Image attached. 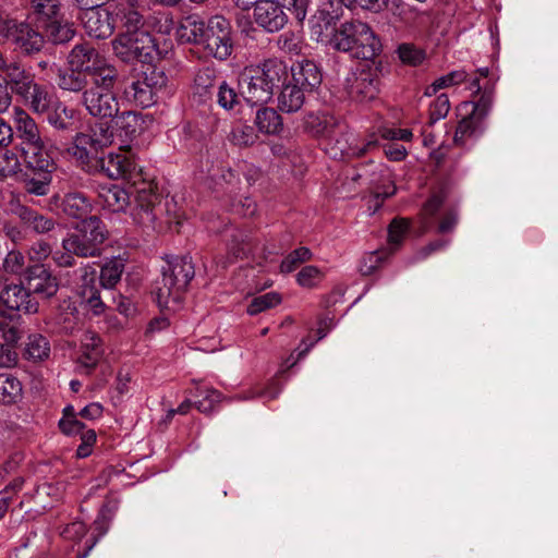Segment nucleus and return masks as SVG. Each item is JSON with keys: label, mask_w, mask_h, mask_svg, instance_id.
Listing matches in <instances>:
<instances>
[{"label": "nucleus", "mask_w": 558, "mask_h": 558, "mask_svg": "<svg viewBox=\"0 0 558 558\" xmlns=\"http://www.w3.org/2000/svg\"><path fill=\"white\" fill-rule=\"evenodd\" d=\"M12 213L26 229L38 234L48 233L56 227V221L52 218L46 217L39 211L22 204H16Z\"/></svg>", "instance_id": "27"}, {"label": "nucleus", "mask_w": 558, "mask_h": 558, "mask_svg": "<svg viewBox=\"0 0 558 558\" xmlns=\"http://www.w3.org/2000/svg\"><path fill=\"white\" fill-rule=\"evenodd\" d=\"M253 17L257 26L271 34L283 29L289 22L286 9L262 0L253 8Z\"/></svg>", "instance_id": "19"}, {"label": "nucleus", "mask_w": 558, "mask_h": 558, "mask_svg": "<svg viewBox=\"0 0 558 558\" xmlns=\"http://www.w3.org/2000/svg\"><path fill=\"white\" fill-rule=\"evenodd\" d=\"M25 256L20 251H10L4 260H3V269L12 275H23L25 276Z\"/></svg>", "instance_id": "58"}, {"label": "nucleus", "mask_w": 558, "mask_h": 558, "mask_svg": "<svg viewBox=\"0 0 558 558\" xmlns=\"http://www.w3.org/2000/svg\"><path fill=\"white\" fill-rule=\"evenodd\" d=\"M0 338L1 344L7 349L15 350L23 337L21 315H0Z\"/></svg>", "instance_id": "35"}, {"label": "nucleus", "mask_w": 558, "mask_h": 558, "mask_svg": "<svg viewBox=\"0 0 558 558\" xmlns=\"http://www.w3.org/2000/svg\"><path fill=\"white\" fill-rule=\"evenodd\" d=\"M27 172L23 174L22 183L28 194L44 196L48 194L52 180L51 173L56 169V163L50 156L43 158L24 160Z\"/></svg>", "instance_id": "10"}, {"label": "nucleus", "mask_w": 558, "mask_h": 558, "mask_svg": "<svg viewBox=\"0 0 558 558\" xmlns=\"http://www.w3.org/2000/svg\"><path fill=\"white\" fill-rule=\"evenodd\" d=\"M278 96V107L281 111L292 113L299 111L305 101V89L294 82L283 84Z\"/></svg>", "instance_id": "34"}, {"label": "nucleus", "mask_w": 558, "mask_h": 558, "mask_svg": "<svg viewBox=\"0 0 558 558\" xmlns=\"http://www.w3.org/2000/svg\"><path fill=\"white\" fill-rule=\"evenodd\" d=\"M32 8L45 19L44 22L60 16V3L56 0H32Z\"/></svg>", "instance_id": "56"}, {"label": "nucleus", "mask_w": 558, "mask_h": 558, "mask_svg": "<svg viewBox=\"0 0 558 558\" xmlns=\"http://www.w3.org/2000/svg\"><path fill=\"white\" fill-rule=\"evenodd\" d=\"M85 136L90 137L94 144L100 148H106L113 142V132L107 123H97L88 132H84Z\"/></svg>", "instance_id": "53"}, {"label": "nucleus", "mask_w": 558, "mask_h": 558, "mask_svg": "<svg viewBox=\"0 0 558 558\" xmlns=\"http://www.w3.org/2000/svg\"><path fill=\"white\" fill-rule=\"evenodd\" d=\"M323 279L322 270L316 266H305L296 275L298 283L303 288H314Z\"/></svg>", "instance_id": "60"}, {"label": "nucleus", "mask_w": 558, "mask_h": 558, "mask_svg": "<svg viewBox=\"0 0 558 558\" xmlns=\"http://www.w3.org/2000/svg\"><path fill=\"white\" fill-rule=\"evenodd\" d=\"M194 276L195 267L190 256H175L167 260L161 277L155 280L151 290L158 306L175 311Z\"/></svg>", "instance_id": "2"}, {"label": "nucleus", "mask_w": 558, "mask_h": 558, "mask_svg": "<svg viewBox=\"0 0 558 558\" xmlns=\"http://www.w3.org/2000/svg\"><path fill=\"white\" fill-rule=\"evenodd\" d=\"M195 397L202 398L194 402L195 408L205 414H210L215 405L222 401V395L216 389L208 387H196Z\"/></svg>", "instance_id": "45"}, {"label": "nucleus", "mask_w": 558, "mask_h": 558, "mask_svg": "<svg viewBox=\"0 0 558 558\" xmlns=\"http://www.w3.org/2000/svg\"><path fill=\"white\" fill-rule=\"evenodd\" d=\"M136 171L137 163L130 146H121L118 151L102 156L98 166V173H104L112 180H130Z\"/></svg>", "instance_id": "13"}, {"label": "nucleus", "mask_w": 558, "mask_h": 558, "mask_svg": "<svg viewBox=\"0 0 558 558\" xmlns=\"http://www.w3.org/2000/svg\"><path fill=\"white\" fill-rule=\"evenodd\" d=\"M24 282L32 295L34 293L46 299L56 295L59 290L57 278L43 264L28 266L25 270Z\"/></svg>", "instance_id": "18"}, {"label": "nucleus", "mask_w": 558, "mask_h": 558, "mask_svg": "<svg viewBox=\"0 0 558 558\" xmlns=\"http://www.w3.org/2000/svg\"><path fill=\"white\" fill-rule=\"evenodd\" d=\"M292 82L300 85L307 93L318 88L323 82V75L318 65L312 60H302L289 69Z\"/></svg>", "instance_id": "24"}, {"label": "nucleus", "mask_w": 558, "mask_h": 558, "mask_svg": "<svg viewBox=\"0 0 558 558\" xmlns=\"http://www.w3.org/2000/svg\"><path fill=\"white\" fill-rule=\"evenodd\" d=\"M85 424L77 420L74 407L68 405L63 409V416L59 421V428L65 435H74L84 429Z\"/></svg>", "instance_id": "48"}, {"label": "nucleus", "mask_w": 558, "mask_h": 558, "mask_svg": "<svg viewBox=\"0 0 558 558\" xmlns=\"http://www.w3.org/2000/svg\"><path fill=\"white\" fill-rule=\"evenodd\" d=\"M383 252H372L365 255L360 264L361 274L363 276H369L375 272L383 262Z\"/></svg>", "instance_id": "63"}, {"label": "nucleus", "mask_w": 558, "mask_h": 558, "mask_svg": "<svg viewBox=\"0 0 558 558\" xmlns=\"http://www.w3.org/2000/svg\"><path fill=\"white\" fill-rule=\"evenodd\" d=\"M450 110V101L447 94H440L429 105L428 125L432 126L437 121L445 119Z\"/></svg>", "instance_id": "54"}, {"label": "nucleus", "mask_w": 558, "mask_h": 558, "mask_svg": "<svg viewBox=\"0 0 558 558\" xmlns=\"http://www.w3.org/2000/svg\"><path fill=\"white\" fill-rule=\"evenodd\" d=\"M339 126L337 119L330 114L308 113L304 117L303 129L314 137L330 138Z\"/></svg>", "instance_id": "31"}, {"label": "nucleus", "mask_w": 558, "mask_h": 558, "mask_svg": "<svg viewBox=\"0 0 558 558\" xmlns=\"http://www.w3.org/2000/svg\"><path fill=\"white\" fill-rule=\"evenodd\" d=\"M161 213V195L153 183L143 182L142 186L136 189L133 220L146 229L155 230Z\"/></svg>", "instance_id": "9"}, {"label": "nucleus", "mask_w": 558, "mask_h": 558, "mask_svg": "<svg viewBox=\"0 0 558 558\" xmlns=\"http://www.w3.org/2000/svg\"><path fill=\"white\" fill-rule=\"evenodd\" d=\"M43 29L45 33L44 36L56 45L65 44L75 35L73 25L68 22H63L60 16L49 20L48 22H43Z\"/></svg>", "instance_id": "36"}, {"label": "nucleus", "mask_w": 558, "mask_h": 558, "mask_svg": "<svg viewBox=\"0 0 558 558\" xmlns=\"http://www.w3.org/2000/svg\"><path fill=\"white\" fill-rule=\"evenodd\" d=\"M117 129L125 137L133 140L141 135L147 128V123L151 122L149 116H143L136 111H123L113 117Z\"/></svg>", "instance_id": "29"}, {"label": "nucleus", "mask_w": 558, "mask_h": 558, "mask_svg": "<svg viewBox=\"0 0 558 558\" xmlns=\"http://www.w3.org/2000/svg\"><path fill=\"white\" fill-rule=\"evenodd\" d=\"M255 123L266 134H278L282 130V119L272 108H260L256 112Z\"/></svg>", "instance_id": "43"}, {"label": "nucleus", "mask_w": 558, "mask_h": 558, "mask_svg": "<svg viewBox=\"0 0 558 558\" xmlns=\"http://www.w3.org/2000/svg\"><path fill=\"white\" fill-rule=\"evenodd\" d=\"M77 308L75 303L70 299L65 298L59 301L56 307V322L59 324L64 330H72L74 325L76 324Z\"/></svg>", "instance_id": "44"}, {"label": "nucleus", "mask_w": 558, "mask_h": 558, "mask_svg": "<svg viewBox=\"0 0 558 558\" xmlns=\"http://www.w3.org/2000/svg\"><path fill=\"white\" fill-rule=\"evenodd\" d=\"M141 0H118L114 14L125 32L143 31L145 19L140 11Z\"/></svg>", "instance_id": "28"}, {"label": "nucleus", "mask_w": 558, "mask_h": 558, "mask_svg": "<svg viewBox=\"0 0 558 558\" xmlns=\"http://www.w3.org/2000/svg\"><path fill=\"white\" fill-rule=\"evenodd\" d=\"M39 304L23 282L5 284L0 291V315L35 314Z\"/></svg>", "instance_id": "11"}, {"label": "nucleus", "mask_w": 558, "mask_h": 558, "mask_svg": "<svg viewBox=\"0 0 558 558\" xmlns=\"http://www.w3.org/2000/svg\"><path fill=\"white\" fill-rule=\"evenodd\" d=\"M207 22L198 15L186 16L180 24L177 34L181 41L203 46Z\"/></svg>", "instance_id": "32"}, {"label": "nucleus", "mask_w": 558, "mask_h": 558, "mask_svg": "<svg viewBox=\"0 0 558 558\" xmlns=\"http://www.w3.org/2000/svg\"><path fill=\"white\" fill-rule=\"evenodd\" d=\"M21 98L34 112L39 114L49 111L53 104L52 95L49 93L48 88L38 83H35L34 86L31 87L29 93L23 95Z\"/></svg>", "instance_id": "39"}, {"label": "nucleus", "mask_w": 558, "mask_h": 558, "mask_svg": "<svg viewBox=\"0 0 558 558\" xmlns=\"http://www.w3.org/2000/svg\"><path fill=\"white\" fill-rule=\"evenodd\" d=\"M47 114V122L58 131H74V110L61 102L51 105Z\"/></svg>", "instance_id": "37"}, {"label": "nucleus", "mask_w": 558, "mask_h": 558, "mask_svg": "<svg viewBox=\"0 0 558 558\" xmlns=\"http://www.w3.org/2000/svg\"><path fill=\"white\" fill-rule=\"evenodd\" d=\"M102 148L94 144V141L85 136V133H76L72 145L68 148L69 155L74 159L77 167L89 174L98 173V166L102 158Z\"/></svg>", "instance_id": "14"}, {"label": "nucleus", "mask_w": 558, "mask_h": 558, "mask_svg": "<svg viewBox=\"0 0 558 558\" xmlns=\"http://www.w3.org/2000/svg\"><path fill=\"white\" fill-rule=\"evenodd\" d=\"M481 122L476 121V118H473V116L470 113L466 117H464L458 124L453 142L457 145H463L465 137L472 135L475 130L477 129L478 124Z\"/></svg>", "instance_id": "59"}, {"label": "nucleus", "mask_w": 558, "mask_h": 558, "mask_svg": "<svg viewBox=\"0 0 558 558\" xmlns=\"http://www.w3.org/2000/svg\"><path fill=\"white\" fill-rule=\"evenodd\" d=\"M81 351L77 363L84 369L85 374H89L97 366L104 354L100 338L93 332L86 333L82 342Z\"/></svg>", "instance_id": "30"}, {"label": "nucleus", "mask_w": 558, "mask_h": 558, "mask_svg": "<svg viewBox=\"0 0 558 558\" xmlns=\"http://www.w3.org/2000/svg\"><path fill=\"white\" fill-rule=\"evenodd\" d=\"M241 92L236 93V90L229 86L226 82H222L217 90V102L220 107L226 110H232L240 104Z\"/></svg>", "instance_id": "50"}, {"label": "nucleus", "mask_w": 558, "mask_h": 558, "mask_svg": "<svg viewBox=\"0 0 558 558\" xmlns=\"http://www.w3.org/2000/svg\"><path fill=\"white\" fill-rule=\"evenodd\" d=\"M107 238L108 230L102 220L97 216H89L76 226L75 232L62 240V248L82 258L99 257Z\"/></svg>", "instance_id": "4"}, {"label": "nucleus", "mask_w": 558, "mask_h": 558, "mask_svg": "<svg viewBox=\"0 0 558 558\" xmlns=\"http://www.w3.org/2000/svg\"><path fill=\"white\" fill-rule=\"evenodd\" d=\"M14 121L16 130L15 148L23 160L49 156L45 150V144L35 120L24 110L16 109Z\"/></svg>", "instance_id": "6"}, {"label": "nucleus", "mask_w": 558, "mask_h": 558, "mask_svg": "<svg viewBox=\"0 0 558 558\" xmlns=\"http://www.w3.org/2000/svg\"><path fill=\"white\" fill-rule=\"evenodd\" d=\"M23 396V386L20 379L9 373L0 374V404L12 405Z\"/></svg>", "instance_id": "38"}, {"label": "nucleus", "mask_w": 558, "mask_h": 558, "mask_svg": "<svg viewBox=\"0 0 558 558\" xmlns=\"http://www.w3.org/2000/svg\"><path fill=\"white\" fill-rule=\"evenodd\" d=\"M242 98L250 105L267 104L274 96L253 65L244 68L239 78Z\"/></svg>", "instance_id": "16"}, {"label": "nucleus", "mask_w": 558, "mask_h": 558, "mask_svg": "<svg viewBox=\"0 0 558 558\" xmlns=\"http://www.w3.org/2000/svg\"><path fill=\"white\" fill-rule=\"evenodd\" d=\"M120 81L117 68H105L93 74L88 87L81 95L80 104L93 118L113 119L120 110L114 87Z\"/></svg>", "instance_id": "3"}, {"label": "nucleus", "mask_w": 558, "mask_h": 558, "mask_svg": "<svg viewBox=\"0 0 558 558\" xmlns=\"http://www.w3.org/2000/svg\"><path fill=\"white\" fill-rule=\"evenodd\" d=\"M68 63L71 68L88 73L92 77L94 73L105 68H116L101 58L97 49L89 43L76 44L69 52Z\"/></svg>", "instance_id": "17"}, {"label": "nucleus", "mask_w": 558, "mask_h": 558, "mask_svg": "<svg viewBox=\"0 0 558 558\" xmlns=\"http://www.w3.org/2000/svg\"><path fill=\"white\" fill-rule=\"evenodd\" d=\"M312 258V252L305 246H301L292 251L280 265L281 272H291L300 264L307 262Z\"/></svg>", "instance_id": "52"}, {"label": "nucleus", "mask_w": 558, "mask_h": 558, "mask_svg": "<svg viewBox=\"0 0 558 558\" xmlns=\"http://www.w3.org/2000/svg\"><path fill=\"white\" fill-rule=\"evenodd\" d=\"M0 78L4 82L12 94L19 97L27 95L32 86H34L35 76L24 65L19 62H10L3 70Z\"/></svg>", "instance_id": "20"}, {"label": "nucleus", "mask_w": 558, "mask_h": 558, "mask_svg": "<svg viewBox=\"0 0 558 558\" xmlns=\"http://www.w3.org/2000/svg\"><path fill=\"white\" fill-rule=\"evenodd\" d=\"M3 31L4 36L24 54L38 53L45 46V36L29 23L7 20Z\"/></svg>", "instance_id": "12"}, {"label": "nucleus", "mask_w": 558, "mask_h": 558, "mask_svg": "<svg viewBox=\"0 0 558 558\" xmlns=\"http://www.w3.org/2000/svg\"><path fill=\"white\" fill-rule=\"evenodd\" d=\"M400 60L409 65L416 66L425 59V52L412 44H402L398 47Z\"/></svg>", "instance_id": "55"}, {"label": "nucleus", "mask_w": 558, "mask_h": 558, "mask_svg": "<svg viewBox=\"0 0 558 558\" xmlns=\"http://www.w3.org/2000/svg\"><path fill=\"white\" fill-rule=\"evenodd\" d=\"M254 246L255 244L253 239L248 234L242 231H236L234 234H232L231 241L229 243V252L235 258H243L253 251Z\"/></svg>", "instance_id": "46"}, {"label": "nucleus", "mask_w": 558, "mask_h": 558, "mask_svg": "<svg viewBox=\"0 0 558 558\" xmlns=\"http://www.w3.org/2000/svg\"><path fill=\"white\" fill-rule=\"evenodd\" d=\"M125 264L121 257H113L100 269L99 284L104 288H113L121 279Z\"/></svg>", "instance_id": "42"}, {"label": "nucleus", "mask_w": 558, "mask_h": 558, "mask_svg": "<svg viewBox=\"0 0 558 558\" xmlns=\"http://www.w3.org/2000/svg\"><path fill=\"white\" fill-rule=\"evenodd\" d=\"M53 199L69 218L83 220L93 210L92 201L82 192H69L63 197L56 195Z\"/></svg>", "instance_id": "25"}, {"label": "nucleus", "mask_w": 558, "mask_h": 558, "mask_svg": "<svg viewBox=\"0 0 558 558\" xmlns=\"http://www.w3.org/2000/svg\"><path fill=\"white\" fill-rule=\"evenodd\" d=\"M144 85H147L150 89H153L156 94L166 86L167 76L163 71L150 65L145 71H143L142 75L137 78Z\"/></svg>", "instance_id": "47"}, {"label": "nucleus", "mask_w": 558, "mask_h": 558, "mask_svg": "<svg viewBox=\"0 0 558 558\" xmlns=\"http://www.w3.org/2000/svg\"><path fill=\"white\" fill-rule=\"evenodd\" d=\"M80 15L85 33L94 39H107L116 29L113 13L104 8L81 9Z\"/></svg>", "instance_id": "15"}, {"label": "nucleus", "mask_w": 558, "mask_h": 558, "mask_svg": "<svg viewBox=\"0 0 558 558\" xmlns=\"http://www.w3.org/2000/svg\"><path fill=\"white\" fill-rule=\"evenodd\" d=\"M201 171L219 186V189L230 193L235 191V186L239 183L236 173L231 168L219 165L210 159L209 155H207L205 160H201Z\"/></svg>", "instance_id": "22"}, {"label": "nucleus", "mask_w": 558, "mask_h": 558, "mask_svg": "<svg viewBox=\"0 0 558 558\" xmlns=\"http://www.w3.org/2000/svg\"><path fill=\"white\" fill-rule=\"evenodd\" d=\"M281 302V296L275 292H268L266 294L256 296L252 300L247 306V313L250 315H257L263 311L278 305Z\"/></svg>", "instance_id": "51"}, {"label": "nucleus", "mask_w": 558, "mask_h": 558, "mask_svg": "<svg viewBox=\"0 0 558 558\" xmlns=\"http://www.w3.org/2000/svg\"><path fill=\"white\" fill-rule=\"evenodd\" d=\"M409 230V221L404 218H395L388 227V242L391 250H397Z\"/></svg>", "instance_id": "49"}, {"label": "nucleus", "mask_w": 558, "mask_h": 558, "mask_svg": "<svg viewBox=\"0 0 558 558\" xmlns=\"http://www.w3.org/2000/svg\"><path fill=\"white\" fill-rule=\"evenodd\" d=\"M114 54L124 62L138 60L150 63L158 54L155 38L146 31L123 32L112 41Z\"/></svg>", "instance_id": "5"}, {"label": "nucleus", "mask_w": 558, "mask_h": 558, "mask_svg": "<svg viewBox=\"0 0 558 558\" xmlns=\"http://www.w3.org/2000/svg\"><path fill=\"white\" fill-rule=\"evenodd\" d=\"M380 68L381 62L375 60L373 65L364 64L347 78L345 90L352 100L366 102L377 97Z\"/></svg>", "instance_id": "7"}, {"label": "nucleus", "mask_w": 558, "mask_h": 558, "mask_svg": "<svg viewBox=\"0 0 558 558\" xmlns=\"http://www.w3.org/2000/svg\"><path fill=\"white\" fill-rule=\"evenodd\" d=\"M124 95L129 100L134 101L136 106L143 108H148L157 101V94L138 80L133 81L125 87Z\"/></svg>", "instance_id": "41"}, {"label": "nucleus", "mask_w": 558, "mask_h": 558, "mask_svg": "<svg viewBox=\"0 0 558 558\" xmlns=\"http://www.w3.org/2000/svg\"><path fill=\"white\" fill-rule=\"evenodd\" d=\"M377 146L376 140H369L359 145L353 135L341 134L335 140L329 148L332 158H359L371 151Z\"/></svg>", "instance_id": "23"}, {"label": "nucleus", "mask_w": 558, "mask_h": 558, "mask_svg": "<svg viewBox=\"0 0 558 558\" xmlns=\"http://www.w3.org/2000/svg\"><path fill=\"white\" fill-rule=\"evenodd\" d=\"M493 97L490 94H483L480 99L473 104L471 114L476 118L477 122H482L489 113Z\"/></svg>", "instance_id": "64"}, {"label": "nucleus", "mask_w": 558, "mask_h": 558, "mask_svg": "<svg viewBox=\"0 0 558 558\" xmlns=\"http://www.w3.org/2000/svg\"><path fill=\"white\" fill-rule=\"evenodd\" d=\"M50 353V343L46 337L40 333H32L27 337L23 355L26 360L40 362L48 359Z\"/></svg>", "instance_id": "40"}, {"label": "nucleus", "mask_w": 558, "mask_h": 558, "mask_svg": "<svg viewBox=\"0 0 558 558\" xmlns=\"http://www.w3.org/2000/svg\"><path fill=\"white\" fill-rule=\"evenodd\" d=\"M329 45L333 50L348 53L353 59L373 63L383 51L380 38L367 23L360 20L345 21L336 27Z\"/></svg>", "instance_id": "1"}, {"label": "nucleus", "mask_w": 558, "mask_h": 558, "mask_svg": "<svg viewBox=\"0 0 558 558\" xmlns=\"http://www.w3.org/2000/svg\"><path fill=\"white\" fill-rule=\"evenodd\" d=\"M83 301L86 303V306L96 315L104 313L105 303L100 298V290L98 288H89L86 289L83 293H81Z\"/></svg>", "instance_id": "62"}, {"label": "nucleus", "mask_w": 558, "mask_h": 558, "mask_svg": "<svg viewBox=\"0 0 558 558\" xmlns=\"http://www.w3.org/2000/svg\"><path fill=\"white\" fill-rule=\"evenodd\" d=\"M80 281L81 293H83L86 289L98 288L100 286L98 272L96 268L90 264H86L80 268Z\"/></svg>", "instance_id": "61"}, {"label": "nucleus", "mask_w": 558, "mask_h": 558, "mask_svg": "<svg viewBox=\"0 0 558 558\" xmlns=\"http://www.w3.org/2000/svg\"><path fill=\"white\" fill-rule=\"evenodd\" d=\"M256 138L257 135L254 129L250 125L235 126L230 133V141L238 146H251L256 142Z\"/></svg>", "instance_id": "57"}, {"label": "nucleus", "mask_w": 558, "mask_h": 558, "mask_svg": "<svg viewBox=\"0 0 558 558\" xmlns=\"http://www.w3.org/2000/svg\"><path fill=\"white\" fill-rule=\"evenodd\" d=\"M269 89L275 93L276 88L283 86L289 78V68L284 61L279 58H269L260 63L253 65Z\"/></svg>", "instance_id": "21"}, {"label": "nucleus", "mask_w": 558, "mask_h": 558, "mask_svg": "<svg viewBox=\"0 0 558 558\" xmlns=\"http://www.w3.org/2000/svg\"><path fill=\"white\" fill-rule=\"evenodd\" d=\"M202 47L207 54L218 60H227L233 50L231 23L222 15L211 16L207 21Z\"/></svg>", "instance_id": "8"}, {"label": "nucleus", "mask_w": 558, "mask_h": 558, "mask_svg": "<svg viewBox=\"0 0 558 558\" xmlns=\"http://www.w3.org/2000/svg\"><path fill=\"white\" fill-rule=\"evenodd\" d=\"M97 197L99 204L111 213H122L130 205V192L118 184H99Z\"/></svg>", "instance_id": "26"}, {"label": "nucleus", "mask_w": 558, "mask_h": 558, "mask_svg": "<svg viewBox=\"0 0 558 558\" xmlns=\"http://www.w3.org/2000/svg\"><path fill=\"white\" fill-rule=\"evenodd\" d=\"M92 76L75 68L60 71L57 78V84L60 89L70 93H84L88 87Z\"/></svg>", "instance_id": "33"}]
</instances>
